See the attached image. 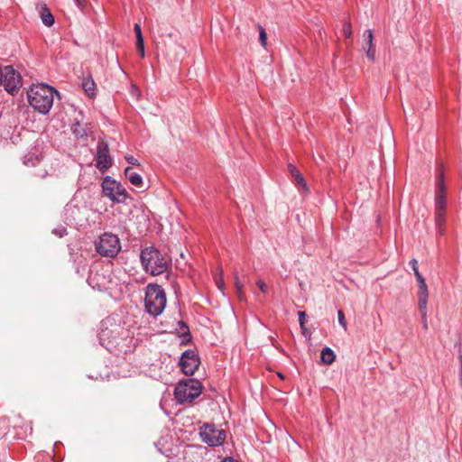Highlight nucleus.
Segmentation results:
<instances>
[{
  "label": "nucleus",
  "mask_w": 462,
  "mask_h": 462,
  "mask_svg": "<svg viewBox=\"0 0 462 462\" xmlns=\"http://www.w3.org/2000/svg\"><path fill=\"white\" fill-rule=\"evenodd\" d=\"M58 94L55 88L42 83L31 88L27 96L30 106L40 114L46 115L52 107L54 96Z\"/></svg>",
  "instance_id": "1"
},
{
  "label": "nucleus",
  "mask_w": 462,
  "mask_h": 462,
  "mask_svg": "<svg viewBox=\"0 0 462 462\" xmlns=\"http://www.w3.org/2000/svg\"><path fill=\"white\" fill-rule=\"evenodd\" d=\"M140 262L143 271L152 276L162 274L170 266L166 256L154 246H147L141 250Z\"/></svg>",
  "instance_id": "2"
},
{
  "label": "nucleus",
  "mask_w": 462,
  "mask_h": 462,
  "mask_svg": "<svg viewBox=\"0 0 462 462\" xmlns=\"http://www.w3.org/2000/svg\"><path fill=\"white\" fill-rule=\"evenodd\" d=\"M146 311L157 317L161 315L166 307V294L162 287L156 283H150L145 288Z\"/></svg>",
  "instance_id": "3"
},
{
  "label": "nucleus",
  "mask_w": 462,
  "mask_h": 462,
  "mask_svg": "<svg viewBox=\"0 0 462 462\" xmlns=\"http://www.w3.org/2000/svg\"><path fill=\"white\" fill-rule=\"evenodd\" d=\"M202 392V384L196 379L180 381L174 390L175 399L179 403L191 402Z\"/></svg>",
  "instance_id": "4"
},
{
  "label": "nucleus",
  "mask_w": 462,
  "mask_h": 462,
  "mask_svg": "<svg viewBox=\"0 0 462 462\" xmlns=\"http://www.w3.org/2000/svg\"><path fill=\"white\" fill-rule=\"evenodd\" d=\"M101 187L103 195L114 203L124 204L129 198L125 188L110 176H106L103 179Z\"/></svg>",
  "instance_id": "5"
},
{
  "label": "nucleus",
  "mask_w": 462,
  "mask_h": 462,
  "mask_svg": "<svg viewBox=\"0 0 462 462\" xmlns=\"http://www.w3.org/2000/svg\"><path fill=\"white\" fill-rule=\"evenodd\" d=\"M96 251L104 257L114 258L121 250L118 236L112 233H104L95 242Z\"/></svg>",
  "instance_id": "6"
},
{
  "label": "nucleus",
  "mask_w": 462,
  "mask_h": 462,
  "mask_svg": "<svg viewBox=\"0 0 462 462\" xmlns=\"http://www.w3.org/2000/svg\"><path fill=\"white\" fill-rule=\"evenodd\" d=\"M199 436L209 447H218L224 443L226 434L224 430L217 429L214 424H204L199 429Z\"/></svg>",
  "instance_id": "7"
},
{
  "label": "nucleus",
  "mask_w": 462,
  "mask_h": 462,
  "mask_svg": "<svg viewBox=\"0 0 462 462\" xmlns=\"http://www.w3.org/2000/svg\"><path fill=\"white\" fill-rule=\"evenodd\" d=\"M1 78V86H4L6 92L11 95L18 92L22 86V77L13 66H5Z\"/></svg>",
  "instance_id": "8"
},
{
  "label": "nucleus",
  "mask_w": 462,
  "mask_h": 462,
  "mask_svg": "<svg viewBox=\"0 0 462 462\" xmlns=\"http://www.w3.org/2000/svg\"><path fill=\"white\" fill-rule=\"evenodd\" d=\"M199 357L198 354L192 349H188L184 351L179 362L181 371L186 375H192L195 373V371L199 368Z\"/></svg>",
  "instance_id": "9"
},
{
  "label": "nucleus",
  "mask_w": 462,
  "mask_h": 462,
  "mask_svg": "<svg viewBox=\"0 0 462 462\" xmlns=\"http://www.w3.org/2000/svg\"><path fill=\"white\" fill-rule=\"evenodd\" d=\"M112 165V158L109 155L108 144L105 142H99L97 147L95 166L102 172L106 171Z\"/></svg>",
  "instance_id": "10"
},
{
  "label": "nucleus",
  "mask_w": 462,
  "mask_h": 462,
  "mask_svg": "<svg viewBox=\"0 0 462 462\" xmlns=\"http://www.w3.org/2000/svg\"><path fill=\"white\" fill-rule=\"evenodd\" d=\"M446 186L444 175L440 173L436 182L435 212H446Z\"/></svg>",
  "instance_id": "11"
},
{
  "label": "nucleus",
  "mask_w": 462,
  "mask_h": 462,
  "mask_svg": "<svg viewBox=\"0 0 462 462\" xmlns=\"http://www.w3.org/2000/svg\"><path fill=\"white\" fill-rule=\"evenodd\" d=\"M288 171L294 179V184L300 191L308 192L309 188L303 175L292 163L288 164Z\"/></svg>",
  "instance_id": "12"
},
{
  "label": "nucleus",
  "mask_w": 462,
  "mask_h": 462,
  "mask_svg": "<svg viewBox=\"0 0 462 462\" xmlns=\"http://www.w3.org/2000/svg\"><path fill=\"white\" fill-rule=\"evenodd\" d=\"M36 10L38 11V14L40 15V18L42 20V23L47 26L51 27L54 24V16L51 13L50 9L46 5V4H39L36 6Z\"/></svg>",
  "instance_id": "13"
},
{
  "label": "nucleus",
  "mask_w": 462,
  "mask_h": 462,
  "mask_svg": "<svg viewBox=\"0 0 462 462\" xmlns=\"http://www.w3.org/2000/svg\"><path fill=\"white\" fill-rule=\"evenodd\" d=\"M418 282V305L428 304L429 291L424 277L417 279Z\"/></svg>",
  "instance_id": "14"
},
{
  "label": "nucleus",
  "mask_w": 462,
  "mask_h": 462,
  "mask_svg": "<svg viewBox=\"0 0 462 462\" xmlns=\"http://www.w3.org/2000/svg\"><path fill=\"white\" fill-rule=\"evenodd\" d=\"M101 275L96 272H91L88 278V283L93 288L98 291H103L106 289V283L104 282L105 277H102V282L100 281Z\"/></svg>",
  "instance_id": "15"
},
{
  "label": "nucleus",
  "mask_w": 462,
  "mask_h": 462,
  "mask_svg": "<svg viewBox=\"0 0 462 462\" xmlns=\"http://www.w3.org/2000/svg\"><path fill=\"white\" fill-rule=\"evenodd\" d=\"M87 124L81 123L78 118L75 119L71 126V131L75 137L78 139H83L87 136Z\"/></svg>",
  "instance_id": "16"
},
{
  "label": "nucleus",
  "mask_w": 462,
  "mask_h": 462,
  "mask_svg": "<svg viewBox=\"0 0 462 462\" xmlns=\"http://www.w3.org/2000/svg\"><path fill=\"white\" fill-rule=\"evenodd\" d=\"M82 88L91 97L96 96V83L91 76L84 77L81 82Z\"/></svg>",
  "instance_id": "17"
},
{
  "label": "nucleus",
  "mask_w": 462,
  "mask_h": 462,
  "mask_svg": "<svg viewBox=\"0 0 462 462\" xmlns=\"http://www.w3.org/2000/svg\"><path fill=\"white\" fill-rule=\"evenodd\" d=\"M125 175L134 186L141 187L143 185L142 176L134 171L131 167H126L125 169Z\"/></svg>",
  "instance_id": "18"
},
{
  "label": "nucleus",
  "mask_w": 462,
  "mask_h": 462,
  "mask_svg": "<svg viewBox=\"0 0 462 462\" xmlns=\"http://www.w3.org/2000/svg\"><path fill=\"white\" fill-rule=\"evenodd\" d=\"M446 212H435L437 233L442 236L445 232Z\"/></svg>",
  "instance_id": "19"
},
{
  "label": "nucleus",
  "mask_w": 462,
  "mask_h": 462,
  "mask_svg": "<svg viewBox=\"0 0 462 462\" xmlns=\"http://www.w3.org/2000/svg\"><path fill=\"white\" fill-rule=\"evenodd\" d=\"M177 326V329L180 331V337L182 338V343L189 342L191 336L188 325L184 321H179Z\"/></svg>",
  "instance_id": "20"
},
{
  "label": "nucleus",
  "mask_w": 462,
  "mask_h": 462,
  "mask_svg": "<svg viewBox=\"0 0 462 462\" xmlns=\"http://www.w3.org/2000/svg\"><path fill=\"white\" fill-rule=\"evenodd\" d=\"M320 358L322 363L330 365L335 361L336 355L330 347L326 346L321 350Z\"/></svg>",
  "instance_id": "21"
},
{
  "label": "nucleus",
  "mask_w": 462,
  "mask_h": 462,
  "mask_svg": "<svg viewBox=\"0 0 462 462\" xmlns=\"http://www.w3.org/2000/svg\"><path fill=\"white\" fill-rule=\"evenodd\" d=\"M419 311L421 316L422 326L424 329H428V320H427V304L418 305Z\"/></svg>",
  "instance_id": "22"
},
{
  "label": "nucleus",
  "mask_w": 462,
  "mask_h": 462,
  "mask_svg": "<svg viewBox=\"0 0 462 462\" xmlns=\"http://www.w3.org/2000/svg\"><path fill=\"white\" fill-rule=\"evenodd\" d=\"M235 287L240 299H242L243 284L239 281L238 274L235 273Z\"/></svg>",
  "instance_id": "23"
},
{
  "label": "nucleus",
  "mask_w": 462,
  "mask_h": 462,
  "mask_svg": "<svg viewBox=\"0 0 462 462\" xmlns=\"http://www.w3.org/2000/svg\"><path fill=\"white\" fill-rule=\"evenodd\" d=\"M343 34L346 38H350L352 36V26L348 21L344 23Z\"/></svg>",
  "instance_id": "24"
},
{
  "label": "nucleus",
  "mask_w": 462,
  "mask_h": 462,
  "mask_svg": "<svg viewBox=\"0 0 462 462\" xmlns=\"http://www.w3.org/2000/svg\"><path fill=\"white\" fill-rule=\"evenodd\" d=\"M259 40H260L262 46L266 45L267 34L265 32L264 28L262 26H259Z\"/></svg>",
  "instance_id": "25"
},
{
  "label": "nucleus",
  "mask_w": 462,
  "mask_h": 462,
  "mask_svg": "<svg viewBox=\"0 0 462 462\" xmlns=\"http://www.w3.org/2000/svg\"><path fill=\"white\" fill-rule=\"evenodd\" d=\"M136 49L142 58L145 56L144 40L136 42Z\"/></svg>",
  "instance_id": "26"
},
{
  "label": "nucleus",
  "mask_w": 462,
  "mask_h": 462,
  "mask_svg": "<svg viewBox=\"0 0 462 462\" xmlns=\"http://www.w3.org/2000/svg\"><path fill=\"white\" fill-rule=\"evenodd\" d=\"M36 162H38L37 157H33V155H25L23 159V163L25 165H35Z\"/></svg>",
  "instance_id": "27"
},
{
  "label": "nucleus",
  "mask_w": 462,
  "mask_h": 462,
  "mask_svg": "<svg viewBox=\"0 0 462 462\" xmlns=\"http://www.w3.org/2000/svg\"><path fill=\"white\" fill-rule=\"evenodd\" d=\"M134 33H135V36H136V42L137 41H140V42L143 41V36L141 26H140L139 23H135L134 24Z\"/></svg>",
  "instance_id": "28"
},
{
  "label": "nucleus",
  "mask_w": 462,
  "mask_h": 462,
  "mask_svg": "<svg viewBox=\"0 0 462 462\" xmlns=\"http://www.w3.org/2000/svg\"><path fill=\"white\" fill-rule=\"evenodd\" d=\"M366 56L367 58L374 61L375 59V49L374 45H370L366 51Z\"/></svg>",
  "instance_id": "29"
},
{
  "label": "nucleus",
  "mask_w": 462,
  "mask_h": 462,
  "mask_svg": "<svg viewBox=\"0 0 462 462\" xmlns=\"http://www.w3.org/2000/svg\"><path fill=\"white\" fill-rule=\"evenodd\" d=\"M337 318H338V322L339 324L342 326L343 328H346V319H345V315H344V312L339 310L337 311Z\"/></svg>",
  "instance_id": "30"
},
{
  "label": "nucleus",
  "mask_w": 462,
  "mask_h": 462,
  "mask_svg": "<svg viewBox=\"0 0 462 462\" xmlns=\"http://www.w3.org/2000/svg\"><path fill=\"white\" fill-rule=\"evenodd\" d=\"M364 37H365V40L367 42V44H368V47L370 45H374L373 44V39H374V36H373V32L372 30H366L365 32H364Z\"/></svg>",
  "instance_id": "31"
},
{
  "label": "nucleus",
  "mask_w": 462,
  "mask_h": 462,
  "mask_svg": "<svg viewBox=\"0 0 462 462\" xmlns=\"http://www.w3.org/2000/svg\"><path fill=\"white\" fill-rule=\"evenodd\" d=\"M256 284L263 293H266L268 291V286L263 281L258 280Z\"/></svg>",
  "instance_id": "32"
},
{
  "label": "nucleus",
  "mask_w": 462,
  "mask_h": 462,
  "mask_svg": "<svg viewBox=\"0 0 462 462\" xmlns=\"http://www.w3.org/2000/svg\"><path fill=\"white\" fill-rule=\"evenodd\" d=\"M125 161L132 164V165H136V166H139L140 163L138 162L137 159H135L133 155H126L125 157Z\"/></svg>",
  "instance_id": "33"
},
{
  "label": "nucleus",
  "mask_w": 462,
  "mask_h": 462,
  "mask_svg": "<svg viewBox=\"0 0 462 462\" xmlns=\"http://www.w3.org/2000/svg\"><path fill=\"white\" fill-rule=\"evenodd\" d=\"M53 234L59 237H62L63 236L67 235V229L65 227L56 228L53 230Z\"/></svg>",
  "instance_id": "34"
},
{
  "label": "nucleus",
  "mask_w": 462,
  "mask_h": 462,
  "mask_svg": "<svg viewBox=\"0 0 462 462\" xmlns=\"http://www.w3.org/2000/svg\"><path fill=\"white\" fill-rule=\"evenodd\" d=\"M299 315V323H300V326L301 328H304V324H305V317H306V314L304 311H300L298 313Z\"/></svg>",
  "instance_id": "35"
},
{
  "label": "nucleus",
  "mask_w": 462,
  "mask_h": 462,
  "mask_svg": "<svg viewBox=\"0 0 462 462\" xmlns=\"http://www.w3.org/2000/svg\"><path fill=\"white\" fill-rule=\"evenodd\" d=\"M74 2L76 4V5L80 9H82L86 4L85 0H74Z\"/></svg>",
  "instance_id": "36"
},
{
  "label": "nucleus",
  "mask_w": 462,
  "mask_h": 462,
  "mask_svg": "<svg viewBox=\"0 0 462 462\" xmlns=\"http://www.w3.org/2000/svg\"><path fill=\"white\" fill-rule=\"evenodd\" d=\"M410 265H411L412 270L418 268V261L416 259H411L410 261Z\"/></svg>",
  "instance_id": "37"
},
{
  "label": "nucleus",
  "mask_w": 462,
  "mask_h": 462,
  "mask_svg": "<svg viewBox=\"0 0 462 462\" xmlns=\"http://www.w3.org/2000/svg\"><path fill=\"white\" fill-rule=\"evenodd\" d=\"M412 271H413V273H414V275H415V277H416V280H417V279H419L420 277H423V276L420 274V273L419 272V268H416V269H414V270H412Z\"/></svg>",
  "instance_id": "38"
},
{
  "label": "nucleus",
  "mask_w": 462,
  "mask_h": 462,
  "mask_svg": "<svg viewBox=\"0 0 462 462\" xmlns=\"http://www.w3.org/2000/svg\"><path fill=\"white\" fill-rule=\"evenodd\" d=\"M459 361H460V371H459V375H460V381L462 383V354L459 355Z\"/></svg>",
  "instance_id": "39"
},
{
  "label": "nucleus",
  "mask_w": 462,
  "mask_h": 462,
  "mask_svg": "<svg viewBox=\"0 0 462 462\" xmlns=\"http://www.w3.org/2000/svg\"><path fill=\"white\" fill-rule=\"evenodd\" d=\"M222 462H238L232 457H226Z\"/></svg>",
  "instance_id": "40"
},
{
  "label": "nucleus",
  "mask_w": 462,
  "mask_h": 462,
  "mask_svg": "<svg viewBox=\"0 0 462 462\" xmlns=\"http://www.w3.org/2000/svg\"><path fill=\"white\" fill-rule=\"evenodd\" d=\"M217 284L218 288H219L220 290H222V288H223V286H224L223 281L217 282Z\"/></svg>",
  "instance_id": "41"
},
{
  "label": "nucleus",
  "mask_w": 462,
  "mask_h": 462,
  "mask_svg": "<svg viewBox=\"0 0 462 462\" xmlns=\"http://www.w3.org/2000/svg\"><path fill=\"white\" fill-rule=\"evenodd\" d=\"M277 374H278V376H279L281 379H284V375H283L282 374L278 373Z\"/></svg>",
  "instance_id": "42"
}]
</instances>
